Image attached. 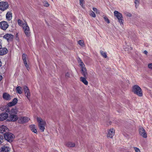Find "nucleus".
<instances>
[{"instance_id": "nucleus-45", "label": "nucleus", "mask_w": 152, "mask_h": 152, "mask_svg": "<svg viewBox=\"0 0 152 152\" xmlns=\"http://www.w3.org/2000/svg\"><path fill=\"white\" fill-rule=\"evenodd\" d=\"M93 10L94 11L96 12V13H97V11L98 10L96 8L94 7L93 8Z\"/></svg>"}, {"instance_id": "nucleus-47", "label": "nucleus", "mask_w": 152, "mask_h": 152, "mask_svg": "<svg viewBox=\"0 0 152 152\" xmlns=\"http://www.w3.org/2000/svg\"><path fill=\"white\" fill-rule=\"evenodd\" d=\"M77 61L78 62V63H80L81 62H83L82 61V60L80 58H78L77 59Z\"/></svg>"}, {"instance_id": "nucleus-40", "label": "nucleus", "mask_w": 152, "mask_h": 152, "mask_svg": "<svg viewBox=\"0 0 152 152\" xmlns=\"http://www.w3.org/2000/svg\"><path fill=\"white\" fill-rule=\"evenodd\" d=\"M5 110L6 112L9 113L10 114V109L9 108V107H7L6 108H5Z\"/></svg>"}, {"instance_id": "nucleus-5", "label": "nucleus", "mask_w": 152, "mask_h": 152, "mask_svg": "<svg viewBox=\"0 0 152 152\" xmlns=\"http://www.w3.org/2000/svg\"><path fill=\"white\" fill-rule=\"evenodd\" d=\"M8 3L7 1H1L0 2V10L4 11L6 10L9 7Z\"/></svg>"}, {"instance_id": "nucleus-28", "label": "nucleus", "mask_w": 152, "mask_h": 152, "mask_svg": "<svg viewBox=\"0 0 152 152\" xmlns=\"http://www.w3.org/2000/svg\"><path fill=\"white\" fill-rule=\"evenodd\" d=\"M100 53L102 56H103L104 58H106L107 57V53L106 52H105L102 51H100Z\"/></svg>"}, {"instance_id": "nucleus-36", "label": "nucleus", "mask_w": 152, "mask_h": 152, "mask_svg": "<svg viewBox=\"0 0 152 152\" xmlns=\"http://www.w3.org/2000/svg\"><path fill=\"white\" fill-rule=\"evenodd\" d=\"M104 18L105 21L107 23H110L109 20L106 16H104Z\"/></svg>"}, {"instance_id": "nucleus-3", "label": "nucleus", "mask_w": 152, "mask_h": 152, "mask_svg": "<svg viewBox=\"0 0 152 152\" xmlns=\"http://www.w3.org/2000/svg\"><path fill=\"white\" fill-rule=\"evenodd\" d=\"M115 16L118 19V22L121 24H123L124 19L121 13L118 12L117 11H115L114 12Z\"/></svg>"}, {"instance_id": "nucleus-1", "label": "nucleus", "mask_w": 152, "mask_h": 152, "mask_svg": "<svg viewBox=\"0 0 152 152\" xmlns=\"http://www.w3.org/2000/svg\"><path fill=\"white\" fill-rule=\"evenodd\" d=\"M37 121L38 123V127L42 132H43L45 129L46 122L39 118H37Z\"/></svg>"}, {"instance_id": "nucleus-16", "label": "nucleus", "mask_w": 152, "mask_h": 152, "mask_svg": "<svg viewBox=\"0 0 152 152\" xmlns=\"http://www.w3.org/2000/svg\"><path fill=\"white\" fill-rule=\"evenodd\" d=\"M3 97L4 99L7 100H9L11 99L10 96L9 94L6 93L3 94Z\"/></svg>"}, {"instance_id": "nucleus-11", "label": "nucleus", "mask_w": 152, "mask_h": 152, "mask_svg": "<svg viewBox=\"0 0 152 152\" xmlns=\"http://www.w3.org/2000/svg\"><path fill=\"white\" fill-rule=\"evenodd\" d=\"M8 117V114L6 113H2L0 114V121L6 120Z\"/></svg>"}, {"instance_id": "nucleus-29", "label": "nucleus", "mask_w": 152, "mask_h": 152, "mask_svg": "<svg viewBox=\"0 0 152 152\" xmlns=\"http://www.w3.org/2000/svg\"><path fill=\"white\" fill-rule=\"evenodd\" d=\"M24 32L25 34L27 36H29L30 33V30H25L24 31Z\"/></svg>"}, {"instance_id": "nucleus-41", "label": "nucleus", "mask_w": 152, "mask_h": 152, "mask_svg": "<svg viewBox=\"0 0 152 152\" xmlns=\"http://www.w3.org/2000/svg\"><path fill=\"white\" fill-rule=\"evenodd\" d=\"M80 4L82 6L83 5L84 3V0H80Z\"/></svg>"}, {"instance_id": "nucleus-21", "label": "nucleus", "mask_w": 152, "mask_h": 152, "mask_svg": "<svg viewBox=\"0 0 152 152\" xmlns=\"http://www.w3.org/2000/svg\"><path fill=\"white\" fill-rule=\"evenodd\" d=\"M1 149V152H9V148L7 146H4Z\"/></svg>"}, {"instance_id": "nucleus-37", "label": "nucleus", "mask_w": 152, "mask_h": 152, "mask_svg": "<svg viewBox=\"0 0 152 152\" xmlns=\"http://www.w3.org/2000/svg\"><path fill=\"white\" fill-rule=\"evenodd\" d=\"M90 15L91 16L94 18H95L96 16L95 13L92 11H91Z\"/></svg>"}, {"instance_id": "nucleus-25", "label": "nucleus", "mask_w": 152, "mask_h": 152, "mask_svg": "<svg viewBox=\"0 0 152 152\" xmlns=\"http://www.w3.org/2000/svg\"><path fill=\"white\" fill-rule=\"evenodd\" d=\"M22 28L24 30H29V28L28 26L27 23L26 22H25L24 26L22 27Z\"/></svg>"}, {"instance_id": "nucleus-4", "label": "nucleus", "mask_w": 152, "mask_h": 152, "mask_svg": "<svg viewBox=\"0 0 152 152\" xmlns=\"http://www.w3.org/2000/svg\"><path fill=\"white\" fill-rule=\"evenodd\" d=\"M4 139L10 142L12 141L14 137V135L10 132H7L4 134Z\"/></svg>"}, {"instance_id": "nucleus-23", "label": "nucleus", "mask_w": 152, "mask_h": 152, "mask_svg": "<svg viewBox=\"0 0 152 152\" xmlns=\"http://www.w3.org/2000/svg\"><path fill=\"white\" fill-rule=\"evenodd\" d=\"M66 145L68 147H74L75 146V144L72 142H68L66 143Z\"/></svg>"}, {"instance_id": "nucleus-14", "label": "nucleus", "mask_w": 152, "mask_h": 152, "mask_svg": "<svg viewBox=\"0 0 152 152\" xmlns=\"http://www.w3.org/2000/svg\"><path fill=\"white\" fill-rule=\"evenodd\" d=\"M7 127L5 126L2 125L0 126V133L4 134L7 133H6L7 131Z\"/></svg>"}, {"instance_id": "nucleus-24", "label": "nucleus", "mask_w": 152, "mask_h": 152, "mask_svg": "<svg viewBox=\"0 0 152 152\" xmlns=\"http://www.w3.org/2000/svg\"><path fill=\"white\" fill-rule=\"evenodd\" d=\"M22 88L20 86H18L16 88V92L18 93L21 94L22 93V92L21 90Z\"/></svg>"}, {"instance_id": "nucleus-6", "label": "nucleus", "mask_w": 152, "mask_h": 152, "mask_svg": "<svg viewBox=\"0 0 152 152\" xmlns=\"http://www.w3.org/2000/svg\"><path fill=\"white\" fill-rule=\"evenodd\" d=\"M139 133L144 138H146L147 137V134L145 130L142 127H140L139 129Z\"/></svg>"}, {"instance_id": "nucleus-49", "label": "nucleus", "mask_w": 152, "mask_h": 152, "mask_svg": "<svg viewBox=\"0 0 152 152\" xmlns=\"http://www.w3.org/2000/svg\"><path fill=\"white\" fill-rule=\"evenodd\" d=\"M144 53L145 54H147V53H148V52L147 51H146V50H145L144 51Z\"/></svg>"}, {"instance_id": "nucleus-43", "label": "nucleus", "mask_w": 152, "mask_h": 152, "mask_svg": "<svg viewBox=\"0 0 152 152\" xmlns=\"http://www.w3.org/2000/svg\"><path fill=\"white\" fill-rule=\"evenodd\" d=\"M126 15L127 16H129V17H131L132 16V14L129 12H127L126 14Z\"/></svg>"}, {"instance_id": "nucleus-27", "label": "nucleus", "mask_w": 152, "mask_h": 152, "mask_svg": "<svg viewBox=\"0 0 152 152\" xmlns=\"http://www.w3.org/2000/svg\"><path fill=\"white\" fill-rule=\"evenodd\" d=\"M26 60H23V63L26 67V69H27L28 70L29 69H30V68L29 67V65L28 64H27Z\"/></svg>"}, {"instance_id": "nucleus-8", "label": "nucleus", "mask_w": 152, "mask_h": 152, "mask_svg": "<svg viewBox=\"0 0 152 152\" xmlns=\"http://www.w3.org/2000/svg\"><path fill=\"white\" fill-rule=\"evenodd\" d=\"M9 25L7 22L2 21L0 22V27L4 30H6L8 27Z\"/></svg>"}, {"instance_id": "nucleus-46", "label": "nucleus", "mask_w": 152, "mask_h": 152, "mask_svg": "<svg viewBox=\"0 0 152 152\" xmlns=\"http://www.w3.org/2000/svg\"><path fill=\"white\" fill-rule=\"evenodd\" d=\"M66 77H69L70 76V74L69 72H67L66 74Z\"/></svg>"}, {"instance_id": "nucleus-30", "label": "nucleus", "mask_w": 152, "mask_h": 152, "mask_svg": "<svg viewBox=\"0 0 152 152\" xmlns=\"http://www.w3.org/2000/svg\"><path fill=\"white\" fill-rule=\"evenodd\" d=\"M27 58H28L27 55L24 53H23L22 55V59L23 61L27 60Z\"/></svg>"}, {"instance_id": "nucleus-19", "label": "nucleus", "mask_w": 152, "mask_h": 152, "mask_svg": "<svg viewBox=\"0 0 152 152\" xmlns=\"http://www.w3.org/2000/svg\"><path fill=\"white\" fill-rule=\"evenodd\" d=\"M29 127L31 131L35 133H37V131L36 127L34 125H31L29 126Z\"/></svg>"}, {"instance_id": "nucleus-48", "label": "nucleus", "mask_w": 152, "mask_h": 152, "mask_svg": "<svg viewBox=\"0 0 152 152\" xmlns=\"http://www.w3.org/2000/svg\"><path fill=\"white\" fill-rule=\"evenodd\" d=\"M2 41L1 39H0V48H1L2 47Z\"/></svg>"}, {"instance_id": "nucleus-39", "label": "nucleus", "mask_w": 152, "mask_h": 152, "mask_svg": "<svg viewBox=\"0 0 152 152\" xmlns=\"http://www.w3.org/2000/svg\"><path fill=\"white\" fill-rule=\"evenodd\" d=\"M134 148L135 152H140V150L138 148L136 147H134Z\"/></svg>"}, {"instance_id": "nucleus-17", "label": "nucleus", "mask_w": 152, "mask_h": 152, "mask_svg": "<svg viewBox=\"0 0 152 152\" xmlns=\"http://www.w3.org/2000/svg\"><path fill=\"white\" fill-rule=\"evenodd\" d=\"M18 112V110L16 107H14L11 109L10 111V114L16 115Z\"/></svg>"}, {"instance_id": "nucleus-38", "label": "nucleus", "mask_w": 152, "mask_h": 152, "mask_svg": "<svg viewBox=\"0 0 152 152\" xmlns=\"http://www.w3.org/2000/svg\"><path fill=\"white\" fill-rule=\"evenodd\" d=\"M3 140V137L0 135V145H2V143Z\"/></svg>"}, {"instance_id": "nucleus-50", "label": "nucleus", "mask_w": 152, "mask_h": 152, "mask_svg": "<svg viewBox=\"0 0 152 152\" xmlns=\"http://www.w3.org/2000/svg\"><path fill=\"white\" fill-rule=\"evenodd\" d=\"M2 78V76L1 75H0V81L1 80Z\"/></svg>"}, {"instance_id": "nucleus-9", "label": "nucleus", "mask_w": 152, "mask_h": 152, "mask_svg": "<svg viewBox=\"0 0 152 152\" xmlns=\"http://www.w3.org/2000/svg\"><path fill=\"white\" fill-rule=\"evenodd\" d=\"M23 88L26 96L28 99H29L30 96V93L28 88L26 86H24Z\"/></svg>"}, {"instance_id": "nucleus-34", "label": "nucleus", "mask_w": 152, "mask_h": 152, "mask_svg": "<svg viewBox=\"0 0 152 152\" xmlns=\"http://www.w3.org/2000/svg\"><path fill=\"white\" fill-rule=\"evenodd\" d=\"M134 3L135 4L136 7L137 8V6H138L139 3V0H135Z\"/></svg>"}, {"instance_id": "nucleus-18", "label": "nucleus", "mask_w": 152, "mask_h": 152, "mask_svg": "<svg viewBox=\"0 0 152 152\" xmlns=\"http://www.w3.org/2000/svg\"><path fill=\"white\" fill-rule=\"evenodd\" d=\"M12 13L10 12H8L6 14V18L7 19L10 21L12 18Z\"/></svg>"}, {"instance_id": "nucleus-31", "label": "nucleus", "mask_w": 152, "mask_h": 152, "mask_svg": "<svg viewBox=\"0 0 152 152\" xmlns=\"http://www.w3.org/2000/svg\"><path fill=\"white\" fill-rule=\"evenodd\" d=\"M79 64L81 67V69H82L85 68V65L83 63V62H81L80 63H79Z\"/></svg>"}, {"instance_id": "nucleus-2", "label": "nucleus", "mask_w": 152, "mask_h": 152, "mask_svg": "<svg viewBox=\"0 0 152 152\" xmlns=\"http://www.w3.org/2000/svg\"><path fill=\"white\" fill-rule=\"evenodd\" d=\"M132 91L139 96H142V91L140 88L137 85H134L132 87Z\"/></svg>"}, {"instance_id": "nucleus-44", "label": "nucleus", "mask_w": 152, "mask_h": 152, "mask_svg": "<svg viewBox=\"0 0 152 152\" xmlns=\"http://www.w3.org/2000/svg\"><path fill=\"white\" fill-rule=\"evenodd\" d=\"M49 6V4L47 2H46L44 6H45V7H48V6Z\"/></svg>"}, {"instance_id": "nucleus-22", "label": "nucleus", "mask_w": 152, "mask_h": 152, "mask_svg": "<svg viewBox=\"0 0 152 152\" xmlns=\"http://www.w3.org/2000/svg\"><path fill=\"white\" fill-rule=\"evenodd\" d=\"M82 74L85 77H87L88 73L86 68L81 69Z\"/></svg>"}, {"instance_id": "nucleus-33", "label": "nucleus", "mask_w": 152, "mask_h": 152, "mask_svg": "<svg viewBox=\"0 0 152 152\" xmlns=\"http://www.w3.org/2000/svg\"><path fill=\"white\" fill-rule=\"evenodd\" d=\"M18 99L17 98H15L13 99L12 101V103L14 104L15 105L17 102Z\"/></svg>"}, {"instance_id": "nucleus-35", "label": "nucleus", "mask_w": 152, "mask_h": 152, "mask_svg": "<svg viewBox=\"0 0 152 152\" xmlns=\"http://www.w3.org/2000/svg\"><path fill=\"white\" fill-rule=\"evenodd\" d=\"M7 105L8 107H11L15 105L12 102H10L7 104Z\"/></svg>"}, {"instance_id": "nucleus-20", "label": "nucleus", "mask_w": 152, "mask_h": 152, "mask_svg": "<svg viewBox=\"0 0 152 152\" xmlns=\"http://www.w3.org/2000/svg\"><path fill=\"white\" fill-rule=\"evenodd\" d=\"M86 78L87 77H80V80L86 85H88V81L86 80Z\"/></svg>"}, {"instance_id": "nucleus-26", "label": "nucleus", "mask_w": 152, "mask_h": 152, "mask_svg": "<svg viewBox=\"0 0 152 152\" xmlns=\"http://www.w3.org/2000/svg\"><path fill=\"white\" fill-rule=\"evenodd\" d=\"M18 22L19 25L22 27L24 26V24L25 22H23L21 20L19 19L18 21Z\"/></svg>"}, {"instance_id": "nucleus-15", "label": "nucleus", "mask_w": 152, "mask_h": 152, "mask_svg": "<svg viewBox=\"0 0 152 152\" xmlns=\"http://www.w3.org/2000/svg\"><path fill=\"white\" fill-rule=\"evenodd\" d=\"M8 52V50L6 48H0V56H3L6 54Z\"/></svg>"}, {"instance_id": "nucleus-12", "label": "nucleus", "mask_w": 152, "mask_h": 152, "mask_svg": "<svg viewBox=\"0 0 152 152\" xmlns=\"http://www.w3.org/2000/svg\"><path fill=\"white\" fill-rule=\"evenodd\" d=\"M115 134V130L112 128L108 130L107 136L110 138H112Z\"/></svg>"}, {"instance_id": "nucleus-42", "label": "nucleus", "mask_w": 152, "mask_h": 152, "mask_svg": "<svg viewBox=\"0 0 152 152\" xmlns=\"http://www.w3.org/2000/svg\"><path fill=\"white\" fill-rule=\"evenodd\" d=\"M148 66L149 68L152 69V63L149 64Z\"/></svg>"}, {"instance_id": "nucleus-10", "label": "nucleus", "mask_w": 152, "mask_h": 152, "mask_svg": "<svg viewBox=\"0 0 152 152\" xmlns=\"http://www.w3.org/2000/svg\"><path fill=\"white\" fill-rule=\"evenodd\" d=\"M3 38L7 40L8 42L12 41L13 38V36L11 34H7L3 36Z\"/></svg>"}, {"instance_id": "nucleus-7", "label": "nucleus", "mask_w": 152, "mask_h": 152, "mask_svg": "<svg viewBox=\"0 0 152 152\" xmlns=\"http://www.w3.org/2000/svg\"><path fill=\"white\" fill-rule=\"evenodd\" d=\"M8 118L7 121H15L18 119V116L17 115L15 114H10Z\"/></svg>"}, {"instance_id": "nucleus-32", "label": "nucleus", "mask_w": 152, "mask_h": 152, "mask_svg": "<svg viewBox=\"0 0 152 152\" xmlns=\"http://www.w3.org/2000/svg\"><path fill=\"white\" fill-rule=\"evenodd\" d=\"M78 43L82 46L84 45V42L83 40H80L78 41Z\"/></svg>"}, {"instance_id": "nucleus-13", "label": "nucleus", "mask_w": 152, "mask_h": 152, "mask_svg": "<svg viewBox=\"0 0 152 152\" xmlns=\"http://www.w3.org/2000/svg\"><path fill=\"white\" fill-rule=\"evenodd\" d=\"M30 120V119L27 117H21L19 121L20 123L23 124L28 122Z\"/></svg>"}, {"instance_id": "nucleus-51", "label": "nucleus", "mask_w": 152, "mask_h": 152, "mask_svg": "<svg viewBox=\"0 0 152 152\" xmlns=\"http://www.w3.org/2000/svg\"><path fill=\"white\" fill-rule=\"evenodd\" d=\"M1 65H2V63H1V59H0V67L1 66Z\"/></svg>"}]
</instances>
